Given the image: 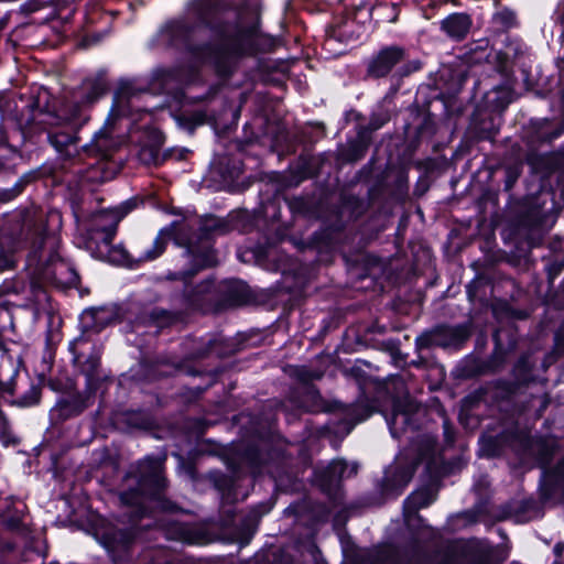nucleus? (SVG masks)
Wrapping results in <instances>:
<instances>
[{
	"mask_svg": "<svg viewBox=\"0 0 564 564\" xmlns=\"http://www.w3.org/2000/svg\"><path fill=\"white\" fill-rule=\"evenodd\" d=\"M275 500L270 499L253 507L241 520L238 534L243 543H248L258 529L262 516L267 514L274 506Z\"/></svg>",
	"mask_w": 564,
	"mask_h": 564,
	"instance_id": "16",
	"label": "nucleus"
},
{
	"mask_svg": "<svg viewBox=\"0 0 564 564\" xmlns=\"http://www.w3.org/2000/svg\"><path fill=\"white\" fill-rule=\"evenodd\" d=\"M558 498L557 503L564 506V496H529L521 501L508 506V516H513L518 522H528L543 514V507Z\"/></svg>",
	"mask_w": 564,
	"mask_h": 564,
	"instance_id": "12",
	"label": "nucleus"
},
{
	"mask_svg": "<svg viewBox=\"0 0 564 564\" xmlns=\"http://www.w3.org/2000/svg\"><path fill=\"white\" fill-rule=\"evenodd\" d=\"M465 80V75L464 74H459V83H458V87L456 90H458L460 88V86L463 85V82Z\"/></svg>",
	"mask_w": 564,
	"mask_h": 564,
	"instance_id": "46",
	"label": "nucleus"
},
{
	"mask_svg": "<svg viewBox=\"0 0 564 564\" xmlns=\"http://www.w3.org/2000/svg\"><path fill=\"white\" fill-rule=\"evenodd\" d=\"M94 147L102 156L106 158L109 155V153L117 147V143L110 137L109 129L104 128L95 134Z\"/></svg>",
	"mask_w": 564,
	"mask_h": 564,
	"instance_id": "23",
	"label": "nucleus"
},
{
	"mask_svg": "<svg viewBox=\"0 0 564 564\" xmlns=\"http://www.w3.org/2000/svg\"><path fill=\"white\" fill-rule=\"evenodd\" d=\"M471 19L466 13H453L442 20L441 30L451 39L460 41L470 30Z\"/></svg>",
	"mask_w": 564,
	"mask_h": 564,
	"instance_id": "18",
	"label": "nucleus"
},
{
	"mask_svg": "<svg viewBox=\"0 0 564 564\" xmlns=\"http://www.w3.org/2000/svg\"><path fill=\"white\" fill-rule=\"evenodd\" d=\"M135 200H127L121 205L107 210H100L91 216L87 227V249L96 258L122 264L128 261V252L122 247H113L112 240L118 224L134 207Z\"/></svg>",
	"mask_w": 564,
	"mask_h": 564,
	"instance_id": "4",
	"label": "nucleus"
},
{
	"mask_svg": "<svg viewBox=\"0 0 564 564\" xmlns=\"http://www.w3.org/2000/svg\"><path fill=\"white\" fill-rule=\"evenodd\" d=\"M127 480L138 484V489L132 494H161L169 489L163 462L158 458L147 457L139 462L129 473Z\"/></svg>",
	"mask_w": 564,
	"mask_h": 564,
	"instance_id": "5",
	"label": "nucleus"
},
{
	"mask_svg": "<svg viewBox=\"0 0 564 564\" xmlns=\"http://www.w3.org/2000/svg\"><path fill=\"white\" fill-rule=\"evenodd\" d=\"M214 10V0H195L193 3V14L202 23H208L209 15Z\"/></svg>",
	"mask_w": 564,
	"mask_h": 564,
	"instance_id": "24",
	"label": "nucleus"
},
{
	"mask_svg": "<svg viewBox=\"0 0 564 564\" xmlns=\"http://www.w3.org/2000/svg\"><path fill=\"white\" fill-rule=\"evenodd\" d=\"M564 132V127L556 129L551 135H549L547 140L551 141L553 139L558 138Z\"/></svg>",
	"mask_w": 564,
	"mask_h": 564,
	"instance_id": "38",
	"label": "nucleus"
},
{
	"mask_svg": "<svg viewBox=\"0 0 564 564\" xmlns=\"http://www.w3.org/2000/svg\"><path fill=\"white\" fill-rule=\"evenodd\" d=\"M386 7H387V6H384V4H382V3H380V4L376 6V7L373 8V10H372V14H376V15L380 17V15H381L380 11H381L382 9H384Z\"/></svg>",
	"mask_w": 564,
	"mask_h": 564,
	"instance_id": "41",
	"label": "nucleus"
},
{
	"mask_svg": "<svg viewBox=\"0 0 564 564\" xmlns=\"http://www.w3.org/2000/svg\"><path fill=\"white\" fill-rule=\"evenodd\" d=\"M294 512H295L296 514H300L302 511H301V510H299V507H294Z\"/></svg>",
	"mask_w": 564,
	"mask_h": 564,
	"instance_id": "50",
	"label": "nucleus"
},
{
	"mask_svg": "<svg viewBox=\"0 0 564 564\" xmlns=\"http://www.w3.org/2000/svg\"><path fill=\"white\" fill-rule=\"evenodd\" d=\"M330 510L326 506H321L316 511H313L312 518L316 521H325L329 516Z\"/></svg>",
	"mask_w": 564,
	"mask_h": 564,
	"instance_id": "36",
	"label": "nucleus"
},
{
	"mask_svg": "<svg viewBox=\"0 0 564 564\" xmlns=\"http://www.w3.org/2000/svg\"><path fill=\"white\" fill-rule=\"evenodd\" d=\"M557 449V442L553 437L540 438L535 442L532 451L538 454L539 460L542 465L550 463Z\"/></svg>",
	"mask_w": 564,
	"mask_h": 564,
	"instance_id": "22",
	"label": "nucleus"
},
{
	"mask_svg": "<svg viewBox=\"0 0 564 564\" xmlns=\"http://www.w3.org/2000/svg\"><path fill=\"white\" fill-rule=\"evenodd\" d=\"M365 148H366V144L361 145V147L358 149L357 153H355V154L351 156V159H352V160H358V159H360V158L362 156V154H364V150H365Z\"/></svg>",
	"mask_w": 564,
	"mask_h": 564,
	"instance_id": "39",
	"label": "nucleus"
},
{
	"mask_svg": "<svg viewBox=\"0 0 564 564\" xmlns=\"http://www.w3.org/2000/svg\"><path fill=\"white\" fill-rule=\"evenodd\" d=\"M419 411L416 402L409 398L398 399L393 403V411L387 423L393 437H399L408 429L414 426V416Z\"/></svg>",
	"mask_w": 564,
	"mask_h": 564,
	"instance_id": "13",
	"label": "nucleus"
},
{
	"mask_svg": "<svg viewBox=\"0 0 564 564\" xmlns=\"http://www.w3.org/2000/svg\"><path fill=\"white\" fill-rule=\"evenodd\" d=\"M563 552H564V544H562V543H557V544L554 546V553H555L557 556H561Z\"/></svg>",
	"mask_w": 564,
	"mask_h": 564,
	"instance_id": "40",
	"label": "nucleus"
},
{
	"mask_svg": "<svg viewBox=\"0 0 564 564\" xmlns=\"http://www.w3.org/2000/svg\"><path fill=\"white\" fill-rule=\"evenodd\" d=\"M404 52L397 46L382 48L368 64V74L372 77H383L403 59Z\"/></svg>",
	"mask_w": 564,
	"mask_h": 564,
	"instance_id": "15",
	"label": "nucleus"
},
{
	"mask_svg": "<svg viewBox=\"0 0 564 564\" xmlns=\"http://www.w3.org/2000/svg\"><path fill=\"white\" fill-rule=\"evenodd\" d=\"M152 80L154 86H167L172 83H182L184 75L178 67H162L153 72Z\"/></svg>",
	"mask_w": 564,
	"mask_h": 564,
	"instance_id": "21",
	"label": "nucleus"
},
{
	"mask_svg": "<svg viewBox=\"0 0 564 564\" xmlns=\"http://www.w3.org/2000/svg\"><path fill=\"white\" fill-rule=\"evenodd\" d=\"M370 126H371V129L377 130V129H379L382 126V122L377 123L375 121H371Z\"/></svg>",
	"mask_w": 564,
	"mask_h": 564,
	"instance_id": "45",
	"label": "nucleus"
},
{
	"mask_svg": "<svg viewBox=\"0 0 564 564\" xmlns=\"http://www.w3.org/2000/svg\"><path fill=\"white\" fill-rule=\"evenodd\" d=\"M150 319L153 322V323H156L158 326L162 327L164 325H167V324H171L172 321H173V316L164 311V310H152V312L150 313Z\"/></svg>",
	"mask_w": 564,
	"mask_h": 564,
	"instance_id": "31",
	"label": "nucleus"
},
{
	"mask_svg": "<svg viewBox=\"0 0 564 564\" xmlns=\"http://www.w3.org/2000/svg\"><path fill=\"white\" fill-rule=\"evenodd\" d=\"M180 539L192 544H205L209 541L208 530L204 525H180Z\"/></svg>",
	"mask_w": 564,
	"mask_h": 564,
	"instance_id": "20",
	"label": "nucleus"
},
{
	"mask_svg": "<svg viewBox=\"0 0 564 564\" xmlns=\"http://www.w3.org/2000/svg\"><path fill=\"white\" fill-rule=\"evenodd\" d=\"M348 26H349V25H348V22H346V23L344 24V26L339 28V29H338V31H337L338 35H343V34H345V33H346V31H347V29H348Z\"/></svg>",
	"mask_w": 564,
	"mask_h": 564,
	"instance_id": "42",
	"label": "nucleus"
},
{
	"mask_svg": "<svg viewBox=\"0 0 564 564\" xmlns=\"http://www.w3.org/2000/svg\"><path fill=\"white\" fill-rule=\"evenodd\" d=\"M56 246V237H41L39 246H34L33 257L37 259L39 265L43 267L41 274L44 280L61 282L63 272L72 270L59 259Z\"/></svg>",
	"mask_w": 564,
	"mask_h": 564,
	"instance_id": "6",
	"label": "nucleus"
},
{
	"mask_svg": "<svg viewBox=\"0 0 564 564\" xmlns=\"http://www.w3.org/2000/svg\"><path fill=\"white\" fill-rule=\"evenodd\" d=\"M113 321V313L105 307L89 308L80 315V325L86 332L99 333Z\"/></svg>",
	"mask_w": 564,
	"mask_h": 564,
	"instance_id": "17",
	"label": "nucleus"
},
{
	"mask_svg": "<svg viewBox=\"0 0 564 564\" xmlns=\"http://www.w3.org/2000/svg\"><path fill=\"white\" fill-rule=\"evenodd\" d=\"M4 523L7 528L11 531L24 533L25 532V525L22 522V519L19 516H7L4 518Z\"/></svg>",
	"mask_w": 564,
	"mask_h": 564,
	"instance_id": "32",
	"label": "nucleus"
},
{
	"mask_svg": "<svg viewBox=\"0 0 564 564\" xmlns=\"http://www.w3.org/2000/svg\"><path fill=\"white\" fill-rule=\"evenodd\" d=\"M553 20L555 24H557L561 29V41L564 44V2H561L557 4L554 13H553Z\"/></svg>",
	"mask_w": 564,
	"mask_h": 564,
	"instance_id": "33",
	"label": "nucleus"
},
{
	"mask_svg": "<svg viewBox=\"0 0 564 564\" xmlns=\"http://www.w3.org/2000/svg\"><path fill=\"white\" fill-rule=\"evenodd\" d=\"M226 485H227V479H221V484H217L216 488L218 490H224L226 488Z\"/></svg>",
	"mask_w": 564,
	"mask_h": 564,
	"instance_id": "43",
	"label": "nucleus"
},
{
	"mask_svg": "<svg viewBox=\"0 0 564 564\" xmlns=\"http://www.w3.org/2000/svg\"><path fill=\"white\" fill-rule=\"evenodd\" d=\"M96 365H97V360H96V359H94V360H93V362H91V368H95V367H96Z\"/></svg>",
	"mask_w": 564,
	"mask_h": 564,
	"instance_id": "51",
	"label": "nucleus"
},
{
	"mask_svg": "<svg viewBox=\"0 0 564 564\" xmlns=\"http://www.w3.org/2000/svg\"><path fill=\"white\" fill-rule=\"evenodd\" d=\"M175 564H194V563L188 560H178Z\"/></svg>",
	"mask_w": 564,
	"mask_h": 564,
	"instance_id": "47",
	"label": "nucleus"
},
{
	"mask_svg": "<svg viewBox=\"0 0 564 564\" xmlns=\"http://www.w3.org/2000/svg\"><path fill=\"white\" fill-rule=\"evenodd\" d=\"M62 120H67L69 122V127L65 128L61 131H50L47 134L48 141L56 149L58 152H66L67 155L70 154L68 148L73 147L76 143V137L74 134V129L77 127L80 122H84L83 120H72L70 119V112L67 111V115L64 119H62L58 116L48 113L47 120H43L44 123H47L50 126H59L62 124Z\"/></svg>",
	"mask_w": 564,
	"mask_h": 564,
	"instance_id": "14",
	"label": "nucleus"
},
{
	"mask_svg": "<svg viewBox=\"0 0 564 564\" xmlns=\"http://www.w3.org/2000/svg\"><path fill=\"white\" fill-rule=\"evenodd\" d=\"M243 463L252 473H261V453L257 447H249L243 456Z\"/></svg>",
	"mask_w": 564,
	"mask_h": 564,
	"instance_id": "29",
	"label": "nucleus"
},
{
	"mask_svg": "<svg viewBox=\"0 0 564 564\" xmlns=\"http://www.w3.org/2000/svg\"><path fill=\"white\" fill-rule=\"evenodd\" d=\"M543 478L555 488L564 487V458L563 462L553 470H543Z\"/></svg>",
	"mask_w": 564,
	"mask_h": 564,
	"instance_id": "27",
	"label": "nucleus"
},
{
	"mask_svg": "<svg viewBox=\"0 0 564 564\" xmlns=\"http://www.w3.org/2000/svg\"><path fill=\"white\" fill-rule=\"evenodd\" d=\"M357 470L358 465L356 463L348 465L343 459H335L327 467L315 470L314 481L325 494H330L337 489L341 479L351 477L357 474Z\"/></svg>",
	"mask_w": 564,
	"mask_h": 564,
	"instance_id": "10",
	"label": "nucleus"
},
{
	"mask_svg": "<svg viewBox=\"0 0 564 564\" xmlns=\"http://www.w3.org/2000/svg\"><path fill=\"white\" fill-rule=\"evenodd\" d=\"M36 403V398L32 402H28V404Z\"/></svg>",
	"mask_w": 564,
	"mask_h": 564,
	"instance_id": "52",
	"label": "nucleus"
},
{
	"mask_svg": "<svg viewBox=\"0 0 564 564\" xmlns=\"http://www.w3.org/2000/svg\"><path fill=\"white\" fill-rule=\"evenodd\" d=\"M13 246L9 239H0V270L8 269L13 265Z\"/></svg>",
	"mask_w": 564,
	"mask_h": 564,
	"instance_id": "28",
	"label": "nucleus"
},
{
	"mask_svg": "<svg viewBox=\"0 0 564 564\" xmlns=\"http://www.w3.org/2000/svg\"><path fill=\"white\" fill-rule=\"evenodd\" d=\"M391 14L387 17V21L395 22L398 19V8L395 3H390Z\"/></svg>",
	"mask_w": 564,
	"mask_h": 564,
	"instance_id": "37",
	"label": "nucleus"
},
{
	"mask_svg": "<svg viewBox=\"0 0 564 564\" xmlns=\"http://www.w3.org/2000/svg\"><path fill=\"white\" fill-rule=\"evenodd\" d=\"M417 462L410 458L406 453H401L386 469L383 488L387 491L403 490L412 479Z\"/></svg>",
	"mask_w": 564,
	"mask_h": 564,
	"instance_id": "11",
	"label": "nucleus"
},
{
	"mask_svg": "<svg viewBox=\"0 0 564 564\" xmlns=\"http://www.w3.org/2000/svg\"><path fill=\"white\" fill-rule=\"evenodd\" d=\"M107 89L104 76L86 78L75 94V101L69 106L72 120L87 121L88 117L84 113V107L96 102Z\"/></svg>",
	"mask_w": 564,
	"mask_h": 564,
	"instance_id": "8",
	"label": "nucleus"
},
{
	"mask_svg": "<svg viewBox=\"0 0 564 564\" xmlns=\"http://www.w3.org/2000/svg\"><path fill=\"white\" fill-rule=\"evenodd\" d=\"M147 93H142L129 83H121L116 91L111 116H133L134 111L148 113V108H142Z\"/></svg>",
	"mask_w": 564,
	"mask_h": 564,
	"instance_id": "9",
	"label": "nucleus"
},
{
	"mask_svg": "<svg viewBox=\"0 0 564 564\" xmlns=\"http://www.w3.org/2000/svg\"><path fill=\"white\" fill-rule=\"evenodd\" d=\"M430 477H431V480H430L427 488L419 491L417 494H434L442 489V487L440 485L438 476H430Z\"/></svg>",
	"mask_w": 564,
	"mask_h": 564,
	"instance_id": "35",
	"label": "nucleus"
},
{
	"mask_svg": "<svg viewBox=\"0 0 564 564\" xmlns=\"http://www.w3.org/2000/svg\"><path fill=\"white\" fill-rule=\"evenodd\" d=\"M494 23L501 30L513 28L517 24L516 13L510 9L498 10L492 15Z\"/></svg>",
	"mask_w": 564,
	"mask_h": 564,
	"instance_id": "25",
	"label": "nucleus"
},
{
	"mask_svg": "<svg viewBox=\"0 0 564 564\" xmlns=\"http://www.w3.org/2000/svg\"><path fill=\"white\" fill-rule=\"evenodd\" d=\"M195 24L188 18H177L164 23L151 40L152 47L185 50L198 62L210 63L221 76H228L240 57L262 48L254 15L249 11L236 14L216 26L219 43L193 45L191 42Z\"/></svg>",
	"mask_w": 564,
	"mask_h": 564,
	"instance_id": "1",
	"label": "nucleus"
},
{
	"mask_svg": "<svg viewBox=\"0 0 564 564\" xmlns=\"http://www.w3.org/2000/svg\"><path fill=\"white\" fill-rule=\"evenodd\" d=\"M88 341H89V339L86 337V335L83 334L82 336L75 338L69 344V350L74 355L75 362H82L83 361V358L85 357V348H84V346L86 344H88Z\"/></svg>",
	"mask_w": 564,
	"mask_h": 564,
	"instance_id": "30",
	"label": "nucleus"
},
{
	"mask_svg": "<svg viewBox=\"0 0 564 564\" xmlns=\"http://www.w3.org/2000/svg\"><path fill=\"white\" fill-rule=\"evenodd\" d=\"M354 414H355L354 409H350V408L346 409L344 421L341 422V424L339 426L335 427L333 431L336 433L343 432L344 434H348V433H350V431L352 430V427L355 426L356 423L361 422L369 416V413H367L362 416L354 419L352 417Z\"/></svg>",
	"mask_w": 564,
	"mask_h": 564,
	"instance_id": "26",
	"label": "nucleus"
},
{
	"mask_svg": "<svg viewBox=\"0 0 564 564\" xmlns=\"http://www.w3.org/2000/svg\"><path fill=\"white\" fill-rule=\"evenodd\" d=\"M426 445H427L426 451H429L430 448H432V447H433V445H434V441H433V440H431V438H429V440H427Z\"/></svg>",
	"mask_w": 564,
	"mask_h": 564,
	"instance_id": "48",
	"label": "nucleus"
},
{
	"mask_svg": "<svg viewBox=\"0 0 564 564\" xmlns=\"http://www.w3.org/2000/svg\"><path fill=\"white\" fill-rule=\"evenodd\" d=\"M87 496H61V500L72 508L69 516L76 521H86L89 531L107 550L113 564H127L132 557V550L140 536L138 522L147 516H154L156 510L174 512L177 507L166 496H119L126 507L122 517L130 523L127 528L111 524L97 511L86 505ZM147 523L142 528H151Z\"/></svg>",
	"mask_w": 564,
	"mask_h": 564,
	"instance_id": "2",
	"label": "nucleus"
},
{
	"mask_svg": "<svg viewBox=\"0 0 564 564\" xmlns=\"http://www.w3.org/2000/svg\"><path fill=\"white\" fill-rule=\"evenodd\" d=\"M434 498L435 496H408L403 502V517L409 529H414L422 522L417 511L433 503Z\"/></svg>",
	"mask_w": 564,
	"mask_h": 564,
	"instance_id": "19",
	"label": "nucleus"
},
{
	"mask_svg": "<svg viewBox=\"0 0 564 564\" xmlns=\"http://www.w3.org/2000/svg\"><path fill=\"white\" fill-rule=\"evenodd\" d=\"M192 230L193 227L187 223H175L161 229L152 246L140 252L138 261L155 260L164 252L167 242L173 239L176 245L185 248L184 254L191 264L188 270L174 273L173 279L186 281L199 270L215 265L217 258L212 240L214 235L226 232L227 224L220 218L210 216L200 221L196 235H192Z\"/></svg>",
	"mask_w": 564,
	"mask_h": 564,
	"instance_id": "3",
	"label": "nucleus"
},
{
	"mask_svg": "<svg viewBox=\"0 0 564 564\" xmlns=\"http://www.w3.org/2000/svg\"><path fill=\"white\" fill-rule=\"evenodd\" d=\"M210 286L212 284L209 282H206L200 286L199 292H207Z\"/></svg>",
	"mask_w": 564,
	"mask_h": 564,
	"instance_id": "44",
	"label": "nucleus"
},
{
	"mask_svg": "<svg viewBox=\"0 0 564 564\" xmlns=\"http://www.w3.org/2000/svg\"><path fill=\"white\" fill-rule=\"evenodd\" d=\"M205 119L206 116L203 112H194L191 117L184 118V120L188 122V130H193L196 126L203 124Z\"/></svg>",
	"mask_w": 564,
	"mask_h": 564,
	"instance_id": "34",
	"label": "nucleus"
},
{
	"mask_svg": "<svg viewBox=\"0 0 564 564\" xmlns=\"http://www.w3.org/2000/svg\"><path fill=\"white\" fill-rule=\"evenodd\" d=\"M470 336V327L467 324L455 326H437L416 338L419 348L438 346L443 348H457Z\"/></svg>",
	"mask_w": 564,
	"mask_h": 564,
	"instance_id": "7",
	"label": "nucleus"
},
{
	"mask_svg": "<svg viewBox=\"0 0 564 564\" xmlns=\"http://www.w3.org/2000/svg\"><path fill=\"white\" fill-rule=\"evenodd\" d=\"M12 503H13V501H12L11 499H9V498H8V499H6V505H7V507L11 506Z\"/></svg>",
	"mask_w": 564,
	"mask_h": 564,
	"instance_id": "49",
	"label": "nucleus"
}]
</instances>
